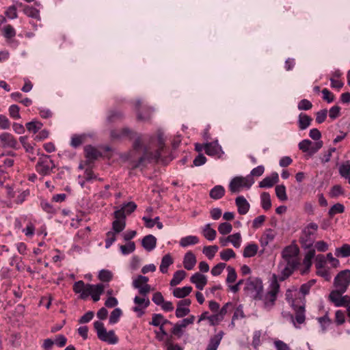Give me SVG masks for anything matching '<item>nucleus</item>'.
I'll return each mask as SVG.
<instances>
[{"mask_svg":"<svg viewBox=\"0 0 350 350\" xmlns=\"http://www.w3.org/2000/svg\"><path fill=\"white\" fill-rule=\"evenodd\" d=\"M279 289L280 285L275 280L271 284L270 288L266 293L262 292L259 297H257L256 300L260 301V306L263 310L270 311L273 308Z\"/></svg>","mask_w":350,"mask_h":350,"instance_id":"1","label":"nucleus"},{"mask_svg":"<svg viewBox=\"0 0 350 350\" xmlns=\"http://www.w3.org/2000/svg\"><path fill=\"white\" fill-rule=\"evenodd\" d=\"M145 139L142 136L137 135L133 143V147L135 150L144 148V155L141 157L138 162L134 165V167H140L145 160L157 159L160 157V152L157 150L154 154L149 152L150 148L144 146Z\"/></svg>","mask_w":350,"mask_h":350,"instance_id":"2","label":"nucleus"},{"mask_svg":"<svg viewBox=\"0 0 350 350\" xmlns=\"http://www.w3.org/2000/svg\"><path fill=\"white\" fill-rule=\"evenodd\" d=\"M318 228L319 226L316 223L311 222L302 229L299 241L303 247L309 248L313 245Z\"/></svg>","mask_w":350,"mask_h":350,"instance_id":"3","label":"nucleus"},{"mask_svg":"<svg viewBox=\"0 0 350 350\" xmlns=\"http://www.w3.org/2000/svg\"><path fill=\"white\" fill-rule=\"evenodd\" d=\"M94 327L96 331L97 336L100 340L111 345H115L118 342V338L116 336L114 331L107 332L102 322L95 321Z\"/></svg>","mask_w":350,"mask_h":350,"instance_id":"4","label":"nucleus"},{"mask_svg":"<svg viewBox=\"0 0 350 350\" xmlns=\"http://www.w3.org/2000/svg\"><path fill=\"white\" fill-rule=\"evenodd\" d=\"M254 183V179L251 177V176H247L245 177L237 176L230 181L229 189L232 193H239L243 188H250Z\"/></svg>","mask_w":350,"mask_h":350,"instance_id":"5","label":"nucleus"},{"mask_svg":"<svg viewBox=\"0 0 350 350\" xmlns=\"http://www.w3.org/2000/svg\"><path fill=\"white\" fill-rule=\"evenodd\" d=\"M262 290L263 286L260 279L258 278H250L245 281L244 291L254 299H257V297H259Z\"/></svg>","mask_w":350,"mask_h":350,"instance_id":"6","label":"nucleus"},{"mask_svg":"<svg viewBox=\"0 0 350 350\" xmlns=\"http://www.w3.org/2000/svg\"><path fill=\"white\" fill-rule=\"evenodd\" d=\"M299 249L297 245L291 244L285 247L281 252V258L296 265H299Z\"/></svg>","mask_w":350,"mask_h":350,"instance_id":"7","label":"nucleus"},{"mask_svg":"<svg viewBox=\"0 0 350 350\" xmlns=\"http://www.w3.org/2000/svg\"><path fill=\"white\" fill-rule=\"evenodd\" d=\"M350 284V270L345 269L341 271L335 277L334 286L335 289L339 290L340 292H346Z\"/></svg>","mask_w":350,"mask_h":350,"instance_id":"8","label":"nucleus"},{"mask_svg":"<svg viewBox=\"0 0 350 350\" xmlns=\"http://www.w3.org/2000/svg\"><path fill=\"white\" fill-rule=\"evenodd\" d=\"M297 267V265L281 258L278 265V280L280 281L285 280L286 278H288L290 275H292V273Z\"/></svg>","mask_w":350,"mask_h":350,"instance_id":"9","label":"nucleus"},{"mask_svg":"<svg viewBox=\"0 0 350 350\" xmlns=\"http://www.w3.org/2000/svg\"><path fill=\"white\" fill-rule=\"evenodd\" d=\"M54 167L53 161L47 155L40 158L36 165L37 172L43 176L49 174Z\"/></svg>","mask_w":350,"mask_h":350,"instance_id":"10","label":"nucleus"},{"mask_svg":"<svg viewBox=\"0 0 350 350\" xmlns=\"http://www.w3.org/2000/svg\"><path fill=\"white\" fill-rule=\"evenodd\" d=\"M148 277L139 275L133 280V286L138 289L142 296H146L150 291V286L148 284Z\"/></svg>","mask_w":350,"mask_h":350,"instance_id":"11","label":"nucleus"},{"mask_svg":"<svg viewBox=\"0 0 350 350\" xmlns=\"http://www.w3.org/2000/svg\"><path fill=\"white\" fill-rule=\"evenodd\" d=\"M345 293L334 289L330 293L329 298L336 307L346 306L350 303V298L347 295L342 296Z\"/></svg>","mask_w":350,"mask_h":350,"instance_id":"12","label":"nucleus"},{"mask_svg":"<svg viewBox=\"0 0 350 350\" xmlns=\"http://www.w3.org/2000/svg\"><path fill=\"white\" fill-rule=\"evenodd\" d=\"M0 143L3 148H18L16 139L10 133L4 132L0 134Z\"/></svg>","mask_w":350,"mask_h":350,"instance_id":"13","label":"nucleus"},{"mask_svg":"<svg viewBox=\"0 0 350 350\" xmlns=\"http://www.w3.org/2000/svg\"><path fill=\"white\" fill-rule=\"evenodd\" d=\"M113 215L115 220L112 223V229L113 232L120 233L126 226L125 218L120 211H115Z\"/></svg>","mask_w":350,"mask_h":350,"instance_id":"14","label":"nucleus"},{"mask_svg":"<svg viewBox=\"0 0 350 350\" xmlns=\"http://www.w3.org/2000/svg\"><path fill=\"white\" fill-rule=\"evenodd\" d=\"M134 303L137 306L133 308V311L138 312V316L140 317L144 314L143 309L146 308L150 305V301L146 296L142 297L136 296L134 298Z\"/></svg>","mask_w":350,"mask_h":350,"instance_id":"15","label":"nucleus"},{"mask_svg":"<svg viewBox=\"0 0 350 350\" xmlns=\"http://www.w3.org/2000/svg\"><path fill=\"white\" fill-rule=\"evenodd\" d=\"M279 181V176L277 172H273L270 176H267L259 183L260 188H269L273 187Z\"/></svg>","mask_w":350,"mask_h":350,"instance_id":"16","label":"nucleus"},{"mask_svg":"<svg viewBox=\"0 0 350 350\" xmlns=\"http://www.w3.org/2000/svg\"><path fill=\"white\" fill-rule=\"evenodd\" d=\"M205 152L209 156H217L221 152V147L217 141L207 143L204 145Z\"/></svg>","mask_w":350,"mask_h":350,"instance_id":"17","label":"nucleus"},{"mask_svg":"<svg viewBox=\"0 0 350 350\" xmlns=\"http://www.w3.org/2000/svg\"><path fill=\"white\" fill-rule=\"evenodd\" d=\"M275 237V232L271 228L267 229L260 239L261 247L265 249L269 243L272 242Z\"/></svg>","mask_w":350,"mask_h":350,"instance_id":"18","label":"nucleus"},{"mask_svg":"<svg viewBox=\"0 0 350 350\" xmlns=\"http://www.w3.org/2000/svg\"><path fill=\"white\" fill-rule=\"evenodd\" d=\"M190 281L194 284L199 290H202L207 283L206 277L199 273L193 274L191 277Z\"/></svg>","mask_w":350,"mask_h":350,"instance_id":"19","label":"nucleus"},{"mask_svg":"<svg viewBox=\"0 0 350 350\" xmlns=\"http://www.w3.org/2000/svg\"><path fill=\"white\" fill-rule=\"evenodd\" d=\"M224 335L223 331H219L217 334L210 338L206 350H217Z\"/></svg>","mask_w":350,"mask_h":350,"instance_id":"20","label":"nucleus"},{"mask_svg":"<svg viewBox=\"0 0 350 350\" xmlns=\"http://www.w3.org/2000/svg\"><path fill=\"white\" fill-rule=\"evenodd\" d=\"M238 212L241 215L246 214L250 209V204L243 196H239L235 200Z\"/></svg>","mask_w":350,"mask_h":350,"instance_id":"21","label":"nucleus"},{"mask_svg":"<svg viewBox=\"0 0 350 350\" xmlns=\"http://www.w3.org/2000/svg\"><path fill=\"white\" fill-rule=\"evenodd\" d=\"M298 298L301 299L299 297V291L296 286H293L286 291V299L292 306H295V302Z\"/></svg>","mask_w":350,"mask_h":350,"instance_id":"22","label":"nucleus"},{"mask_svg":"<svg viewBox=\"0 0 350 350\" xmlns=\"http://www.w3.org/2000/svg\"><path fill=\"white\" fill-rule=\"evenodd\" d=\"M73 291L75 293L80 294L81 299H85L87 298L88 284H85L82 280L76 282L73 285Z\"/></svg>","mask_w":350,"mask_h":350,"instance_id":"23","label":"nucleus"},{"mask_svg":"<svg viewBox=\"0 0 350 350\" xmlns=\"http://www.w3.org/2000/svg\"><path fill=\"white\" fill-rule=\"evenodd\" d=\"M142 246L148 252L154 250L157 244V239L152 234L144 237L142 241Z\"/></svg>","mask_w":350,"mask_h":350,"instance_id":"24","label":"nucleus"},{"mask_svg":"<svg viewBox=\"0 0 350 350\" xmlns=\"http://www.w3.org/2000/svg\"><path fill=\"white\" fill-rule=\"evenodd\" d=\"M196 263V258L191 252L185 254L183 259L184 267L187 270H191Z\"/></svg>","mask_w":350,"mask_h":350,"instance_id":"25","label":"nucleus"},{"mask_svg":"<svg viewBox=\"0 0 350 350\" xmlns=\"http://www.w3.org/2000/svg\"><path fill=\"white\" fill-rule=\"evenodd\" d=\"M338 172L340 176L347 179L350 184V161L342 163L338 167Z\"/></svg>","mask_w":350,"mask_h":350,"instance_id":"26","label":"nucleus"},{"mask_svg":"<svg viewBox=\"0 0 350 350\" xmlns=\"http://www.w3.org/2000/svg\"><path fill=\"white\" fill-rule=\"evenodd\" d=\"M105 286L103 284H88L87 298L89 295H101L104 292Z\"/></svg>","mask_w":350,"mask_h":350,"instance_id":"27","label":"nucleus"},{"mask_svg":"<svg viewBox=\"0 0 350 350\" xmlns=\"http://www.w3.org/2000/svg\"><path fill=\"white\" fill-rule=\"evenodd\" d=\"M188 325L186 323H183V319L180 321H178L173 325V327L171 330L172 334L176 336L177 338H180L183 336L184 333V329Z\"/></svg>","mask_w":350,"mask_h":350,"instance_id":"28","label":"nucleus"},{"mask_svg":"<svg viewBox=\"0 0 350 350\" xmlns=\"http://www.w3.org/2000/svg\"><path fill=\"white\" fill-rule=\"evenodd\" d=\"M132 134V131L129 129L124 128L120 130H112L110 135L114 139H120L126 136L131 137Z\"/></svg>","mask_w":350,"mask_h":350,"instance_id":"29","label":"nucleus"},{"mask_svg":"<svg viewBox=\"0 0 350 350\" xmlns=\"http://www.w3.org/2000/svg\"><path fill=\"white\" fill-rule=\"evenodd\" d=\"M23 12L28 17L36 18L38 21L41 20L40 11L32 6L25 5L24 8L23 9Z\"/></svg>","mask_w":350,"mask_h":350,"instance_id":"30","label":"nucleus"},{"mask_svg":"<svg viewBox=\"0 0 350 350\" xmlns=\"http://www.w3.org/2000/svg\"><path fill=\"white\" fill-rule=\"evenodd\" d=\"M191 286L176 288L173 291V295L177 298H185L191 293Z\"/></svg>","mask_w":350,"mask_h":350,"instance_id":"31","label":"nucleus"},{"mask_svg":"<svg viewBox=\"0 0 350 350\" xmlns=\"http://www.w3.org/2000/svg\"><path fill=\"white\" fill-rule=\"evenodd\" d=\"M203 236L208 241H213L216 237V230L211 228V224H206L202 229Z\"/></svg>","mask_w":350,"mask_h":350,"instance_id":"32","label":"nucleus"},{"mask_svg":"<svg viewBox=\"0 0 350 350\" xmlns=\"http://www.w3.org/2000/svg\"><path fill=\"white\" fill-rule=\"evenodd\" d=\"M173 263V260L171 256L168 254L165 255L161 260V262L159 267L160 271L163 273H166L168 270V267Z\"/></svg>","mask_w":350,"mask_h":350,"instance_id":"33","label":"nucleus"},{"mask_svg":"<svg viewBox=\"0 0 350 350\" xmlns=\"http://www.w3.org/2000/svg\"><path fill=\"white\" fill-rule=\"evenodd\" d=\"M312 119L308 115L300 113L299 116V127L301 130H304L308 128L312 122Z\"/></svg>","mask_w":350,"mask_h":350,"instance_id":"34","label":"nucleus"},{"mask_svg":"<svg viewBox=\"0 0 350 350\" xmlns=\"http://www.w3.org/2000/svg\"><path fill=\"white\" fill-rule=\"evenodd\" d=\"M258 250V246L256 243H250L247 245L243 250V256L245 258H250L254 256Z\"/></svg>","mask_w":350,"mask_h":350,"instance_id":"35","label":"nucleus"},{"mask_svg":"<svg viewBox=\"0 0 350 350\" xmlns=\"http://www.w3.org/2000/svg\"><path fill=\"white\" fill-rule=\"evenodd\" d=\"M225 193L224 188L221 185L215 186L210 191V197L214 200H218L221 198Z\"/></svg>","mask_w":350,"mask_h":350,"instance_id":"36","label":"nucleus"},{"mask_svg":"<svg viewBox=\"0 0 350 350\" xmlns=\"http://www.w3.org/2000/svg\"><path fill=\"white\" fill-rule=\"evenodd\" d=\"M136 208L137 204L133 202H130L124 204L120 209L116 210V211L122 212L124 218H126V215L133 213L136 209Z\"/></svg>","mask_w":350,"mask_h":350,"instance_id":"37","label":"nucleus"},{"mask_svg":"<svg viewBox=\"0 0 350 350\" xmlns=\"http://www.w3.org/2000/svg\"><path fill=\"white\" fill-rule=\"evenodd\" d=\"M199 242V239L196 236H187L183 237L180 241V245L186 247L191 245L197 244Z\"/></svg>","mask_w":350,"mask_h":350,"instance_id":"38","label":"nucleus"},{"mask_svg":"<svg viewBox=\"0 0 350 350\" xmlns=\"http://www.w3.org/2000/svg\"><path fill=\"white\" fill-rule=\"evenodd\" d=\"M186 272L183 270H178L174 273L173 278L170 281V285L174 286L180 283L185 278Z\"/></svg>","mask_w":350,"mask_h":350,"instance_id":"39","label":"nucleus"},{"mask_svg":"<svg viewBox=\"0 0 350 350\" xmlns=\"http://www.w3.org/2000/svg\"><path fill=\"white\" fill-rule=\"evenodd\" d=\"M315 256V251L314 250H309L305 255L303 264L305 266L306 269V271H308L312 265V260L314 258ZM304 271V273H305Z\"/></svg>","mask_w":350,"mask_h":350,"instance_id":"40","label":"nucleus"},{"mask_svg":"<svg viewBox=\"0 0 350 350\" xmlns=\"http://www.w3.org/2000/svg\"><path fill=\"white\" fill-rule=\"evenodd\" d=\"M261 206L265 211L269 210L271 207V201L270 195L267 192H263L260 195Z\"/></svg>","mask_w":350,"mask_h":350,"instance_id":"41","label":"nucleus"},{"mask_svg":"<svg viewBox=\"0 0 350 350\" xmlns=\"http://www.w3.org/2000/svg\"><path fill=\"white\" fill-rule=\"evenodd\" d=\"M143 220L145 221V225L147 228H152L154 225H157L159 229H161L163 228V224L159 221V217H157L153 219L144 217Z\"/></svg>","mask_w":350,"mask_h":350,"instance_id":"42","label":"nucleus"},{"mask_svg":"<svg viewBox=\"0 0 350 350\" xmlns=\"http://www.w3.org/2000/svg\"><path fill=\"white\" fill-rule=\"evenodd\" d=\"M85 152L86 157L90 160L96 159L100 155V152L91 146H88L85 148Z\"/></svg>","mask_w":350,"mask_h":350,"instance_id":"43","label":"nucleus"},{"mask_svg":"<svg viewBox=\"0 0 350 350\" xmlns=\"http://www.w3.org/2000/svg\"><path fill=\"white\" fill-rule=\"evenodd\" d=\"M276 196L281 201L287 200L288 198L286 193V187L284 185H277L275 188Z\"/></svg>","mask_w":350,"mask_h":350,"instance_id":"44","label":"nucleus"},{"mask_svg":"<svg viewBox=\"0 0 350 350\" xmlns=\"http://www.w3.org/2000/svg\"><path fill=\"white\" fill-rule=\"evenodd\" d=\"M3 36L8 40L16 36V30L11 25H7L3 28Z\"/></svg>","mask_w":350,"mask_h":350,"instance_id":"45","label":"nucleus"},{"mask_svg":"<svg viewBox=\"0 0 350 350\" xmlns=\"http://www.w3.org/2000/svg\"><path fill=\"white\" fill-rule=\"evenodd\" d=\"M315 280H310L308 282L302 284L299 288V294L301 293L303 297L308 295L310 292V288L315 284Z\"/></svg>","mask_w":350,"mask_h":350,"instance_id":"46","label":"nucleus"},{"mask_svg":"<svg viewBox=\"0 0 350 350\" xmlns=\"http://www.w3.org/2000/svg\"><path fill=\"white\" fill-rule=\"evenodd\" d=\"M27 129L33 133H36L42 127V124L39 121H32L26 124Z\"/></svg>","mask_w":350,"mask_h":350,"instance_id":"47","label":"nucleus"},{"mask_svg":"<svg viewBox=\"0 0 350 350\" xmlns=\"http://www.w3.org/2000/svg\"><path fill=\"white\" fill-rule=\"evenodd\" d=\"M336 255L342 257H348L350 256V245L344 244L341 247L336 248Z\"/></svg>","mask_w":350,"mask_h":350,"instance_id":"48","label":"nucleus"},{"mask_svg":"<svg viewBox=\"0 0 350 350\" xmlns=\"http://www.w3.org/2000/svg\"><path fill=\"white\" fill-rule=\"evenodd\" d=\"M220 258L224 261H228L236 256L234 252L232 249H226L219 253Z\"/></svg>","mask_w":350,"mask_h":350,"instance_id":"49","label":"nucleus"},{"mask_svg":"<svg viewBox=\"0 0 350 350\" xmlns=\"http://www.w3.org/2000/svg\"><path fill=\"white\" fill-rule=\"evenodd\" d=\"M218 251L217 245L205 246L203 248V253L209 258L212 259Z\"/></svg>","mask_w":350,"mask_h":350,"instance_id":"50","label":"nucleus"},{"mask_svg":"<svg viewBox=\"0 0 350 350\" xmlns=\"http://www.w3.org/2000/svg\"><path fill=\"white\" fill-rule=\"evenodd\" d=\"M229 239L232 245L235 248L240 247L241 243V235L239 232L229 235Z\"/></svg>","mask_w":350,"mask_h":350,"instance_id":"51","label":"nucleus"},{"mask_svg":"<svg viewBox=\"0 0 350 350\" xmlns=\"http://www.w3.org/2000/svg\"><path fill=\"white\" fill-rule=\"evenodd\" d=\"M120 251L124 255L132 253L135 250V244L134 242H129L126 245H120Z\"/></svg>","mask_w":350,"mask_h":350,"instance_id":"52","label":"nucleus"},{"mask_svg":"<svg viewBox=\"0 0 350 350\" xmlns=\"http://www.w3.org/2000/svg\"><path fill=\"white\" fill-rule=\"evenodd\" d=\"M232 230V226L228 222H224L219 225L218 231L221 234H229Z\"/></svg>","mask_w":350,"mask_h":350,"instance_id":"53","label":"nucleus"},{"mask_svg":"<svg viewBox=\"0 0 350 350\" xmlns=\"http://www.w3.org/2000/svg\"><path fill=\"white\" fill-rule=\"evenodd\" d=\"M305 310L303 306H299L296 309L295 321L297 323L301 324L305 321Z\"/></svg>","mask_w":350,"mask_h":350,"instance_id":"54","label":"nucleus"},{"mask_svg":"<svg viewBox=\"0 0 350 350\" xmlns=\"http://www.w3.org/2000/svg\"><path fill=\"white\" fill-rule=\"evenodd\" d=\"M345 211V207L342 204L337 203L334 205H333L330 209L329 210V215L330 217L334 216V215L337 213H342Z\"/></svg>","mask_w":350,"mask_h":350,"instance_id":"55","label":"nucleus"},{"mask_svg":"<svg viewBox=\"0 0 350 350\" xmlns=\"http://www.w3.org/2000/svg\"><path fill=\"white\" fill-rule=\"evenodd\" d=\"M113 277L112 273L109 270L103 269L99 272L98 278L102 282H109Z\"/></svg>","mask_w":350,"mask_h":350,"instance_id":"56","label":"nucleus"},{"mask_svg":"<svg viewBox=\"0 0 350 350\" xmlns=\"http://www.w3.org/2000/svg\"><path fill=\"white\" fill-rule=\"evenodd\" d=\"M84 135H75L71 138L70 145L74 148L80 146L84 142Z\"/></svg>","mask_w":350,"mask_h":350,"instance_id":"57","label":"nucleus"},{"mask_svg":"<svg viewBox=\"0 0 350 350\" xmlns=\"http://www.w3.org/2000/svg\"><path fill=\"white\" fill-rule=\"evenodd\" d=\"M116 232L113 231H109L106 234L105 247L109 248L113 242L116 240Z\"/></svg>","mask_w":350,"mask_h":350,"instance_id":"58","label":"nucleus"},{"mask_svg":"<svg viewBox=\"0 0 350 350\" xmlns=\"http://www.w3.org/2000/svg\"><path fill=\"white\" fill-rule=\"evenodd\" d=\"M122 314V311L120 308L114 309L109 317V323L114 324L118 322L119 318Z\"/></svg>","mask_w":350,"mask_h":350,"instance_id":"59","label":"nucleus"},{"mask_svg":"<svg viewBox=\"0 0 350 350\" xmlns=\"http://www.w3.org/2000/svg\"><path fill=\"white\" fill-rule=\"evenodd\" d=\"M326 264V258L322 255H317L315 258V267L317 269L325 268Z\"/></svg>","mask_w":350,"mask_h":350,"instance_id":"60","label":"nucleus"},{"mask_svg":"<svg viewBox=\"0 0 350 350\" xmlns=\"http://www.w3.org/2000/svg\"><path fill=\"white\" fill-rule=\"evenodd\" d=\"M190 312V310L187 307L179 306L177 304V308L176 310V317L177 318H183L187 315Z\"/></svg>","mask_w":350,"mask_h":350,"instance_id":"61","label":"nucleus"},{"mask_svg":"<svg viewBox=\"0 0 350 350\" xmlns=\"http://www.w3.org/2000/svg\"><path fill=\"white\" fill-rule=\"evenodd\" d=\"M312 145V142L309 139H304L299 143V148L301 150L305 152H309L310 146Z\"/></svg>","mask_w":350,"mask_h":350,"instance_id":"62","label":"nucleus"},{"mask_svg":"<svg viewBox=\"0 0 350 350\" xmlns=\"http://www.w3.org/2000/svg\"><path fill=\"white\" fill-rule=\"evenodd\" d=\"M5 16L10 18L14 19L18 17L16 7L15 5H11L8 7L5 12Z\"/></svg>","mask_w":350,"mask_h":350,"instance_id":"63","label":"nucleus"},{"mask_svg":"<svg viewBox=\"0 0 350 350\" xmlns=\"http://www.w3.org/2000/svg\"><path fill=\"white\" fill-rule=\"evenodd\" d=\"M273 343L276 350H291L287 344L280 340H275Z\"/></svg>","mask_w":350,"mask_h":350,"instance_id":"64","label":"nucleus"}]
</instances>
